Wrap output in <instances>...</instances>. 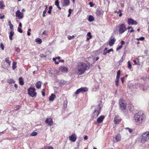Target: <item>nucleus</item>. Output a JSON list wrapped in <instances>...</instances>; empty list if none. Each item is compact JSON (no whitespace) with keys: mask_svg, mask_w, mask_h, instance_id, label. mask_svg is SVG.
<instances>
[{"mask_svg":"<svg viewBox=\"0 0 149 149\" xmlns=\"http://www.w3.org/2000/svg\"><path fill=\"white\" fill-rule=\"evenodd\" d=\"M9 58H6L5 60V61L6 62V63H8L9 65H10L11 62L9 60Z\"/></svg>","mask_w":149,"mask_h":149,"instance_id":"c85d7f7f","label":"nucleus"},{"mask_svg":"<svg viewBox=\"0 0 149 149\" xmlns=\"http://www.w3.org/2000/svg\"><path fill=\"white\" fill-rule=\"evenodd\" d=\"M58 62H64V60H59Z\"/></svg>","mask_w":149,"mask_h":149,"instance_id":"e2e57ef3","label":"nucleus"},{"mask_svg":"<svg viewBox=\"0 0 149 149\" xmlns=\"http://www.w3.org/2000/svg\"><path fill=\"white\" fill-rule=\"evenodd\" d=\"M56 97V95L54 94H52L51 96L49 97V100L50 101H53L54 99Z\"/></svg>","mask_w":149,"mask_h":149,"instance_id":"dca6fc26","label":"nucleus"},{"mask_svg":"<svg viewBox=\"0 0 149 149\" xmlns=\"http://www.w3.org/2000/svg\"><path fill=\"white\" fill-rule=\"evenodd\" d=\"M15 50L16 52H19L20 51V49L18 47H15Z\"/></svg>","mask_w":149,"mask_h":149,"instance_id":"473e14b6","label":"nucleus"},{"mask_svg":"<svg viewBox=\"0 0 149 149\" xmlns=\"http://www.w3.org/2000/svg\"><path fill=\"white\" fill-rule=\"evenodd\" d=\"M123 57H122L121 58L119 62H122L123 61Z\"/></svg>","mask_w":149,"mask_h":149,"instance_id":"5fc2aeb1","label":"nucleus"},{"mask_svg":"<svg viewBox=\"0 0 149 149\" xmlns=\"http://www.w3.org/2000/svg\"><path fill=\"white\" fill-rule=\"evenodd\" d=\"M121 45L122 46L123 45L125 44V41L123 40L121 41Z\"/></svg>","mask_w":149,"mask_h":149,"instance_id":"603ef678","label":"nucleus"},{"mask_svg":"<svg viewBox=\"0 0 149 149\" xmlns=\"http://www.w3.org/2000/svg\"><path fill=\"white\" fill-rule=\"evenodd\" d=\"M4 15H3L2 16H1V19H3L4 18Z\"/></svg>","mask_w":149,"mask_h":149,"instance_id":"0e129e2a","label":"nucleus"},{"mask_svg":"<svg viewBox=\"0 0 149 149\" xmlns=\"http://www.w3.org/2000/svg\"><path fill=\"white\" fill-rule=\"evenodd\" d=\"M16 17L19 19H22L23 17V13L22 12H20L19 10H17L15 13Z\"/></svg>","mask_w":149,"mask_h":149,"instance_id":"0eeeda50","label":"nucleus"},{"mask_svg":"<svg viewBox=\"0 0 149 149\" xmlns=\"http://www.w3.org/2000/svg\"><path fill=\"white\" fill-rule=\"evenodd\" d=\"M9 39L10 40H13L12 37L14 35V32L12 31H11L10 32Z\"/></svg>","mask_w":149,"mask_h":149,"instance_id":"412c9836","label":"nucleus"},{"mask_svg":"<svg viewBox=\"0 0 149 149\" xmlns=\"http://www.w3.org/2000/svg\"><path fill=\"white\" fill-rule=\"evenodd\" d=\"M81 92H86L88 91V89L85 87H82L80 88Z\"/></svg>","mask_w":149,"mask_h":149,"instance_id":"393cba45","label":"nucleus"},{"mask_svg":"<svg viewBox=\"0 0 149 149\" xmlns=\"http://www.w3.org/2000/svg\"><path fill=\"white\" fill-rule=\"evenodd\" d=\"M53 60L55 62V63L56 64H58L59 63V62H56V58H53Z\"/></svg>","mask_w":149,"mask_h":149,"instance_id":"37998d69","label":"nucleus"},{"mask_svg":"<svg viewBox=\"0 0 149 149\" xmlns=\"http://www.w3.org/2000/svg\"><path fill=\"white\" fill-rule=\"evenodd\" d=\"M60 57H59V56H58V57H56V58H56V59H60Z\"/></svg>","mask_w":149,"mask_h":149,"instance_id":"774afa93","label":"nucleus"},{"mask_svg":"<svg viewBox=\"0 0 149 149\" xmlns=\"http://www.w3.org/2000/svg\"><path fill=\"white\" fill-rule=\"evenodd\" d=\"M1 48L2 49V50H4V46L2 43H1Z\"/></svg>","mask_w":149,"mask_h":149,"instance_id":"a19ab883","label":"nucleus"},{"mask_svg":"<svg viewBox=\"0 0 149 149\" xmlns=\"http://www.w3.org/2000/svg\"><path fill=\"white\" fill-rule=\"evenodd\" d=\"M113 51V49H111L108 50H107V52L108 53L109 52H110L111 51Z\"/></svg>","mask_w":149,"mask_h":149,"instance_id":"3c124183","label":"nucleus"},{"mask_svg":"<svg viewBox=\"0 0 149 149\" xmlns=\"http://www.w3.org/2000/svg\"><path fill=\"white\" fill-rule=\"evenodd\" d=\"M94 19L93 17L91 15H90L88 18V20L89 22L93 21Z\"/></svg>","mask_w":149,"mask_h":149,"instance_id":"a878e982","label":"nucleus"},{"mask_svg":"<svg viewBox=\"0 0 149 149\" xmlns=\"http://www.w3.org/2000/svg\"><path fill=\"white\" fill-rule=\"evenodd\" d=\"M19 83L21 85H23L24 84V81L22 77H20L19 79Z\"/></svg>","mask_w":149,"mask_h":149,"instance_id":"a211bd4d","label":"nucleus"},{"mask_svg":"<svg viewBox=\"0 0 149 149\" xmlns=\"http://www.w3.org/2000/svg\"><path fill=\"white\" fill-rule=\"evenodd\" d=\"M122 45H120L117 48L116 50H118L121 49V48H122Z\"/></svg>","mask_w":149,"mask_h":149,"instance_id":"a18cd8bd","label":"nucleus"},{"mask_svg":"<svg viewBox=\"0 0 149 149\" xmlns=\"http://www.w3.org/2000/svg\"><path fill=\"white\" fill-rule=\"evenodd\" d=\"M80 92H81L80 88L78 89L77 90V91L75 92V94H77L79 93H80Z\"/></svg>","mask_w":149,"mask_h":149,"instance_id":"e433bc0d","label":"nucleus"},{"mask_svg":"<svg viewBox=\"0 0 149 149\" xmlns=\"http://www.w3.org/2000/svg\"><path fill=\"white\" fill-rule=\"evenodd\" d=\"M87 65L84 63H81L78 66L77 69L78 73L79 74H83L87 69Z\"/></svg>","mask_w":149,"mask_h":149,"instance_id":"f03ea898","label":"nucleus"},{"mask_svg":"<svg viewBox=\"0 0 149 149\" xmlns=\"http://www.w3.org/2000/svg\"><path fill=\"white\" fill-rule=\"evenodd\" d=\"M74 37H75V36L74 35H73L72 36H68V39H69L70 40H71L72 39L74 38Z\"/></svg>","mask_w":149,"mask_h":149,"instance_id":"f704fd0d","label":"nucleus"},{"mask_svg":"<svg viewBox=\"0 0 149 149\" xmlns=\"http://www.w3.org/2000/svg\"><path fill=\"white\" fill-rule=\"evenodd\" d=\"M120 70H119L117 72L116 79H119L120 78Z\"/></svg>","mask_w":149,"mask_h":149,"instance_id":"bb28decb","label":"nucleus"},{"mask_svg":"<svg viewBox=\"0 0 149 149\" xmlns=\"http://www.w3.org/2000/svg\"><path fill=\"white\" fill-rule=\"evenodd\" d=\"M84 138L85 140H87L88 139V136H85L84 137Z\"/></svg>","mask_w":149,"mask_h":149,"instance_id":"4d7b16f0","label":"nucleus"},{"mask_svg":"<svg viewBox=\"0 0 149 149\" xmlns=\"http://www.w3.org/2000/svg\"><path fill=\"white\" fill-rule=\"evenodd\" d=\"M118 117L119 116L118 115H116L114 118V123L116 124H118L121 121V119H118Z\"/></svg>","mask_w":149,"mask_h":149,"instance_id":"ddd939ff","label":"nucleus"},{"mask_svg":"<svg viewBox=\"0 0 149 149\" xmlns=\"http://www.w3.org/2000/svg\"><path fill=\"white\" fill-rule=\"evenodd\" d=\"M52 6H50L49 7V10H52Z\"/></svg>","mask_w":149,"mask_h":149,"instance_id":"338daca9","label":"nucleus"},{"mask_svg":"<svg viewBox=\"0 0 149 149\" xmlns=\"http://www.w3.org/2000/svg\"><path fill=\"white\" fill-rule=\"evenodd\" d=\"M40 56L41 57L46 58L47 56L46 55L44 54H41L40 55Z\"/></svg>","mask_w":149,"mask_h":149,"instance_id":"79ce46f5","label":"nucleus"},{"mask_svg":"<svg viewBox=\"0 0 149 149\" xmlns=\"http://www.w3.org/2000/svg\"><path fill=\"white\" fill-rule=\"evenodd\" d=\"M117 27L119 28L118 31L120 34H123L127 30L125 25L124 24L118 25Z\"/></svg>","mask_w":149,"mask_h":149,"instance_id":"39448f33","label":"nucleus"},{"mask_svg":"<svg viewBox=\"0 0 149 149\" xmlns=\"http://www.w3.org/2000/svg\"><path fill=\"white\" fill-rule=\"evenodd\" d=\"M37 133L35 132H33L31 134V135L32 136H36L37 135Z\"/></svg>","mask_w":149,"mask_h":149,"instance_id":"2f4dec72","label":"nucleus"},{"mask_svg":"<svg viewBox=\"0 0 149 149\" xmlns=\"http://www.w3.org/2000/svg\"><path fill=\"white\" fill-rule=\"evenodd\" d=\"M41 85V82L40 81H38L36 84V86L38 88H40Z\"/></svg>","mask_w":149,"mask_h":149,"instance_id":"f3484780","label":"nucleus"},{"mask_svg":"<svg viewBox=\"0 0 149 149\" xmlns=\"http://www.w3.org/2000/svg\"><path fill=\"white\" fill-rule=\"evenodd\" d=\"M104 118V117L103 116H100L97 119V123H100L102 122Z\"/></svg>","mask_w":149,"mask_h":149,"instance_id":"4468645a","label":"nucleus"},{"mask_svg":"<svg viewBox=\"0 0 149 149\" xmlns=\"http://www.w3.org/2000/svg\"><path fill=\"white\" fill-rule=\"evenodd\" d=\"M43 34L46 35H47L46 32L45 31H44L43 33Z\"/></svg>","mask_w":149,"mask_h":149,"instance_id":"bf43d9fd","label":"nucleus"},{"mask_svg":"<svg viewBox=\"0 0 149 149\" xmlns=\"http://www.w3.org/2000/svg\"><path fill=\"white\" fill-rule=\"evenodd\" d=\"M3 3V1H1V9L4 8L5 7V5L4 4H2Z\"/></svg>","mask_w":149,"mask_h":149,"instance_id":"c756f323","label":"nucleus"},{"mask_svg":"<svg viewBox=\"0 0 149 149\" xmlns=\"http://www.w3.org/2000/svg\"><path fill=\"white\" fill-rule=\"evenodd\" d=\"M42 95L43 96H45V93L43 91H42Z\"/></svg>","mask_w":149,"mask_h":149,"instance_id":"69168bd1","label":"nucleus"},{"mask_svg":"<svg viewBox=\"0 0 149 149\" xmlns=\"http://www.w3.org/2000/svg\"><path fill=\"white\" fill-rule=\"evenodd\" d=\"M119 104L120 110L124 112V110L126 109V103L125 100L120 99L119 100Z\"/></svg>","mask_w":149,"mask_h":149,"instance_id":"20e7f679","label":"nucleus"},{"mask_svg":"<svg viewBox=\"0 0 149 149\" xmlns=\"http://www.w3.org/2000/svg\"><path fill=\"white\" fill-rule=\"evenodd\" d=\"M7 82L10 84H14L15 83V81L14 80L12 79H8Z\"/></svg>","mask_w":149,"mask_h":149,"instance_id":"6ab92c4d","label":"nucleus"},{"mask_svg":"<svg viewBox=\"0 0 149 149\" xmlns=\"http://www.w3.org/2000/svg\"><path fill=\"white\" fill-rule=\"evenodd\" d=\"M125 77H123L121 78V80L123 84V83L125 79Z\"/></svg>","mask_w":149,"mask_h":149,"instance_id":"09e8293b","label":"nucleus"},{"mask_svg":"<svg viewBox=\"0 0 149 149\" xmlns=\"http://www.w3.org/2000/svg\"><path fill=\"white\" fill-rule=\"evenodd\" d=\"M91 33L90 32H88L87 35V36L89 37V38H92V36L91 35Z\"/></svg>","mask_w":149,"mask_h":149,"instance_id":"4c0bfd02","label":"nucleus"},{"mask_svg":"<svg viewBox=\"0 0 149 149\" xmlns=\"http://www.w3.org/2000/svg\"><path fill=\"white\" fill-rule=\"evenodd\" d=\"M148 132H143L141 135V140H149Z\"/></svg>","mask_w":149,"mask_h":149,"instance_id":"6e6552de","label":"nucleus"},{"mask_svg":"<svg viewBox=\"0 0 149 149\" xmlns=\"http://www.w3.org/2000/svg\"><path fill=\"white\" fill-rule=\"evenodd\" d=\"M100 109L101 107L100 105L98 104L96 106L95 110L92 114V117L96 118L97 117L100 113Z\"/></svg>","mask_w":149,"mask_h":149,"instance_id":"7ed1b4c3","label":"nucleus"},{"mask_svg":"<svg viewBox=\"0 0 149 149\" xmlns=\"http://www.w3.org/2000/svg\"><path fill=\"white\" fill-rule=\"evenodd\" d=\"M9 26L10 29L13 31L14 30L13 25V24L11 25H10Z\"/></svg>","mask_w":149,"mask_h":149,"instance_id":"ea45409f","label":"nucleus"},{"mask_svg":"<svg viewBox=\"0 0 149 149\" xmlns=\"http://www.w3.org/2000/svg\"><path fill=\"white\" fill-rule=\"evenodd\" d=\"M89 4L90 5V6L91 7L93 6L94 5L93 4V3L91 2H90L89 3Z\"/></svg>","mask_w":149,"mask_h":149,"instance_id":"8fccbe9b","label":"nucleus"},{"mask_svg":"<svg viewBox=\"0 0 149 149\" xmlns=\"http://www.w3.org/2000/svg\"><path fill=\"white\" fill-rule=\"evenodd\" d=\"M45 123L47 124L49 126H51L52 125L53 121L52 119L51 118H47L45 121Z\"/></svg>","mask_w":149,"mask_h":149,"instance_id":"f8f14e48","label":"nucleus"},{"mask_svg":"<svg viewBox=\"0 0 149 149\" xmlns=\"http://www.w3.org/2000/svg\"><path fill=\"white\" fill-rule=\"evenodd\" d=\"M116 40V39L115 38H113L110 40L109 41V45L111 46H113V44L114 43Z\"/></svg>","mask_w":149,"mask_h":149,"instance_id":"2eb2a0df","label":"nucleus"},{"mask_svg":"<svg viewBox=\"0 0 149 149\" xmlns=\"http://www.w3.org/2000/svg\"><path fill=\"white\" fill-rule=\"evenodd\" d=\"M61 3L63 6H67L70 4L69 0H61Z\"/></svg>","mask_w":149,"mask_h":149,"instance_id":"9b49d317","label":"nucleus"},{"mask_svg":"<svg viewBox=\"0 0 149 149\" xmlns=\"http://www.w3.org/2000/svg\"><path fill=\"white\" fill-rule=\"evenodd\" d=\"M17 64V62H13V66L12 67V69L13 70H15L17 68L16 65Z\"/></svg>","mask_w":149,"mask_h":149,"instance_id":"5701e85b","label":"nucleus"},{"mask_svg":"<svg viewBox=\"0 0 149 149\" xmlns=\"http://www.w3.org/2000/svg\"><path fill=\"white\" fill-rule=\"evenodd\" d=\"M119 80L118 79H116L115 81V84L116 86L118 87V82H119Z\"/></svg>","mask_w":149,"mask_h":149,"instance_id":"7c9ffc66","label":"nucleus"},{"mask_svg":"<svg viewBox=\"0 0 149 149\" xmlns=\"http://www.w3.org/2000/svg\"><path fill=\"white\" fill-rule=\"evenodd\" d=\"M128 64V68L129 69H130L131 68V65L130 61H128L127 62Z\"/></svg>","mask_w":149,"mask_h":149,"instance_id":"c9c22d12","label":"nucleus"},{"mask_svg":"<svg viewBox=\"0 0 149 149\" xmlns=\"http://www.w3.org/2000/svg\"><path fill=\"white\" fill-rule=\"evenodd\" d=\"M103 13V11H102L100 10H97L96 11V14L98 16H100L102 15Z\"/></svg>","mask_w":149,"mask_h":149,"instance_id":"b1692460","label":"nucleus"},{"mask_svg":"<svg viewBox=\"0 0 149 149\" xmlns=\"http://www.w3.org/2000/svg\"><path fill=\"white\" fill-rule=\"evenodd\" d=\"M125 129L128 130L129 132L130 133H132V129H130L129 127L126 128Z\"/></svg>","mask_w":149,"mask_h":149,"instance_id":"72a5a7b5","label":"nucleus"},{"mask_svg":"<svg viewBox=\"0 0 149 149\" xmlns=\"http://www.w3.org/2000/svg\"><path fill=\"white\" fill-rule=\"evenodd\" d=\"M35 88L33 87H31L28 89V93L29 95L33 97L36 96L37 93L35 92Z\"/></svg>","mask_w":149,"mask_h":149,"instance_id":"423d86ee","label":"nucleus"},{"mask_svg":"<svg viewBox=\"0 0 149 149\" xmlns=\"http://www.w3.org/2000/svg\"><path fill=\"white\" fill-rule=\"evenodd\" d=\"M128 24L129 25H136L137 24V22L133 19L130 18L128 19Z\"/></svg>","mask_w":149,"mask_h":149,"instance_id":"1a4fd4ad","label":"nucleus"},{"mask_svg":"<svg viewBox=\"0 0 149 149\" xmlns=\"http://www.w3.org/2000/svg\"><path fill=\"white\" fill-rule=\"evenodd\" d=\"M35 41L37 42L38 44H40L42 42L41 39L40 38H37L35 40Z\"/></svg>","mask_w":149,"mask_h":149,"instance_id":"4be33fe9","label":"nucleus"},{"mask_svg":"<svg viewBox=\"0 0 149 149\" xmlns=\"http://www.w3.org/2000/svg\"><path fill=\"white\" fill-rule=\"evenodd\" d=\"M59 4V2L58 0H56L55 1V5H57Z\"/></svg>","mask_w":149,"mask_h":149,"instance_id":"49530a36","label":"nucleus"},{"mask_svg":"<svg viewBox=\"0 0 149 149\" xmlns=\"http://www.w3.org/2000/svg\"><path fill=\"white\" fill-rule=\"evenodd\" d=\"M137 40H143L144 39V38L143 37H141L139 38H137Z\"/></svg>","mask_w":149,"mask_h":149,"instance_id":"58836bf2","label":"nucleus"},{"mask_svg":"<svg viewBox=\"0 0 149 149\" xmlns=\"http://www.w3.org/2000/svg\"><path fill=\"white\" fill-rule=\"evenodd\" d=\"M116 140H120L121 139L120 135L119 134H118L116 136Z\"/></svg>","mask_w":149,"mask_h":149,"instance_id":"cd10ccee","label":"nucleus"},{"mask_svg":"<svg viewBox=\"0 0 149 149\" xmlns=\"http://www.w3.org/2000/svg\"><path fill=\"white\" fill-rule=\"evenodd\" d=\"M46 8H45V10H44L43 12V13H46L47 12V6H46Z\"/></svg>","mask_w":149,"mask_h":149,"instance_id":"de8ad7c7","label":"nucleus"},{"mask_svg":"<svg viewBox=\"0 0 149 149\" xmlns=\"http://www.w3.org/2000/svg\"><path fill=\"white\" fill-rule=\"evenodd\" d=\"M8 24H9V26H10V25H12V24H11V22L10 21H9L8 22Z\"/></svg>","mask_w":149,"mask_h":149,"instance_id":"6e6d98bb","label":"nucleus"},{"mask_svg":"<svg viewBox=\"0 0 149 149\" xmlns=\"http://www.w3.org/2000/svg\"><path fill=\"white\" fill-rule=\"evenodd\" d=\"M133 62L134 63V64H135V65H137V62L136 61V60H133Z\"/></svg>","mask_w":149,"mask_h":149,"instance_id":"680f3d73","label":"nucleus"},{"mask_svg":"<svg viewBox=\"0 0 149 149\" xmlns=\"http://www.w3.org/2000/svg\"><path fill=\"white\" fill-rule=\"evenodd\" d=\"M57 7L58 8L59 10H61V8L59 6V4L56 5Z\"/></svg>","mask_w":149,"mask_h":149,"instance_id":"864d4df0","label":"nucleus"},{"mask_svg":"<svg viewBox=\"0 0 149 149\" xmlns=\"http://www.w3.org/2000/svg\"><path fill=\"white\" fill-rule=\"evenodd\" d=\"M19 26L20 27H22V24L20 22V23H19Z\"/></svg>","mask_w":149,"mask_h":149,"instance_id":"052dcab7","label":"nucleus"},{"mask_svg":"<svg viewBox=\"0 0 149 149\" xmlns=\"http://www.w3.org/2000/svg\"><path fill=\"white\" fill-rule=\"evenodd\" d=\"M18 31L20 33H22L23 32L22 30L19 27H18Z\"/></svg>","mask_w":149,"mask_h":149,"instance_id":"c03bdc74","label":"nucleus"},{"mask_svg":"<svg viewBox=\"0 0 149 149\" xmlns=\"http://www.w3.org/2000/svg\"><path fill=\"white\" fill-rule=\"evenodd\" d=\"M59 70L63 73H66L68 71V68L64 66H62L59 68Z\"/></svg>","mask_w":149,"mask_h":149,"instance_id":"9d476101","label":"nucleus"},{"mask_svg":"<svg viewBox=\"0 0 149 149\" xmlns=\"http://www.w3.org/2000/svg\"><path fill=\"white\" fill-rule=\"evenodd\" d=\"M136 125H140L143 123L145 120V116L142 111H139L135 114L134 117Z\"/></svg>","mask_w":149,"mask_h":149,"instance_id":"f257e3e1","label":"nucleus"},{"mask_svg":"<svg viewBox=\"0 0 149 149\" xmlns=\"http://www.w3.org/2000/svg\"><path fill=\"white\" fill-rule=\"evenodd\" d=\"M52 10H49L48 11V13L49 14H51V13Z\"/></svg>","mask_w":149,"mask_h":149,"instance_id":"13d9d810","label":"nucleus"},{"mask_svg":"<svg viewBox=\"0 0 149 149\" xmlns=\"http://www.w3.org/2000/svg\"><path fill=\"white\" fill-rule=\"evenodd\" d=\"M70 140H76L77 138L76 137V135L75 134H72V135L69 136Z\"/></svg>","mask_w":149,"mask_h":149,"instance_id":"aec40b11","label":"nucleus"}]
</instances>
